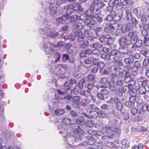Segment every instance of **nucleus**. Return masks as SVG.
<instances>
[{
	"mask_svg": "<svg viewBox=\"0 0 149 149\" xmlns=\"http://www.w3.org/2000/svg\"><path fill=\"white\" fill-rule=\"evenodd\" d=\"M148 104L146 103L143 105L142 107V110L143 112H145L147 110L148 107Z\"/></svg>",
	"mask_w": 149,
	"mask_h": 149,
	"instance_id": "nucleus-50",
	"label": "nucleus"
},
{
	"mask_svg": "<svg viewBox=\"0 0 149 149\" xmlns=\"http://www.w3.org/2000/svg\"><path fill=\"white\" fill-rule=\"evenodd\" d=\"M89 46L96 49H98L101 48L102 47V45L98 42L95 43H92V44H90Z\"/></svg>",
	"mask_w": 149,
	"mask_h": 149,
	"instance_id": "nucleus-26",
	"label": "nucleus"
},
{
	"mask_svg": "<svg viewBox=\"0 0 149 149\" xmlns=\"http://www.w3.org/2000/svg\"><path fill=\"white\" fill-rule=\"evenodd\" d=\"M42 16L43 17L45 18L43 20V24L40 27V33L42 34H45L48 32L50 29L51 26L49 23L48 22V19L47 18L48 17V15L44 13L42 14Z\"/></svg>",
	"mask_w": 149,
	"mask_h": 149,
	"instance_id": "nucleus-2",
	"label": "nucleus"
},
{
	"mask_svg": "<svg viewBox=\"0 0 149 149\" xmlns=\"http://www.w3.org/2000/svg\"><path fill=\"white\" fill-rule=\"evenodd\" d=\"M127 40V38H126L124 37H122L119 38L118 39V41L120 46H126V44Z\"/></svg>",
	"mask_w": 149,
	"mask_h": 149,
	"instance_id": "nucleus-21",
	"label": "nucleus"
},
{
	"mask_svg": "<svg viewBox=\"0 0 149 149\" xmlns=\"http://www.w3.org/2000/svg\"><path fill=\"white\" fill-rule=\"evenodd\" d=\"M124 62L126 65H130L133 63V60L130 58H125L123 60Z\"/></svg>",
	"mask_w": 149,
	"mask_h": 149,
	"instance_id": "nucleus-35",
	"label": "nucleus"
},
{
	"mask_svg": "<svg viewBox=\"0 0 149 149\" xmlns=\"http://www.w3.org/2000/svg\"><path fill=\"white\" fill-rule=\"evenodd\" d=\"M135 42H136L134 43L131 45V50L133 49H135L141 47L142 43V41L141 40L138 39Z\"/></svg>",
	"mask_w": 149,
	"mask_h": 149,
	"instance_id": "nucleus-16",
	"label": "nucleus"
},
{
	"mask_svg": "<svg viewBox=\"0 0 149 149\" xmlns=\"http://www.w3.org/2000/svg\"><path fill=\"white\" fill-rule=\"evenodd\" d=\"M73 26L74 28H77V30H80L83 28L82 24L80 22H79L75 23H74Z\"/></svg>",
	"mask_w": 149,
	"mask_h": 149,
	"instance_id": "nucleus-34",
	"label": "nucleus"
},
{
	"mask_svg": "<svg viewBox=\"0 0 149 149\" xmlns=\"http://www.w3.org/2000/svg\"><path fill=\"white\" fill-rule=\"evenodd\" d=\"M62 123L64 125H68L71 123V120L68 118H64L62 120Z\"/></svg>",
	"mask_w": 149,
	"mask_h": 149,
	"instance_id": "nucleus-36",
	"label": "nucleus"
},
{
	"mask_svg": "<svg viewBox=\"0 0 149 149\" xmlns=\"http://www.w3.org/2000/svg\"><path fill=\"white\" fill-rule=\"evenodd\" d=\"M122 75L121 78L123 79L124 82H128L130 81L131 78L130 77V74L129 72L123 70L122 72Z\"/></svg>",
	"mask_w": 149,
	"mask_h": 149,
	"instance_id": "nucleus-7",
	"label": "nucleus"
},
{
	"mask_svg": "<svg viewBox=\"0 0 149 149\" xmlns=\"http://www.w3.org/2000/svg\"><path fill=\"white\" fill-rule=\"evenodd\" d=\"M65 112L63 109H57L54 112V114L56 115L60 116L63 114Z\"/></svg>",
	"mask_w": 149,
	"mask_h": 149,
	"instance_id": "nucleus-33",
	"label": "nucleus"
},
{
	"mask_svg": "<svg viewBox=\"0 0 149 149\" xmlns=\"http://www.w3.org/2000/svg\"><path fill=\"white\" fill-rule=\"evenodd\" d=\"M128 47L127 46L125 45L120 46L118 49L120 53L125 54L127 51Z\"/></svg>",
	"mask_w": 149,
	"mask_h": 149,
	"instance_id": "nucleus-22",
	"label": "nucleus"
},
{
	"mask_svg": "<svg viewBox=\"0 0 149 149\" xmlns=\"http://www.w3.org/2000/svg\"><path fill=\"white\" fill-rule=\"evenodd\" d=\"M86 139L87 144L89 145H93L96 141V140L91 135L87 136Z\"/></svg>",
	"mask_w": 149,
	"mask_h": 149,
	"instance_id": "nucleus-15",
	"label": "nucleus"
},
{
	"mask_svg": "<svg viewBox=\"0 0 149 149\" xmlns=\"http://www.w3.org/2000/svg\"><path fill=\"white\" fill-rule=\"evenodd\" d=\"M80 98L78 96H74L72 97L71 99V104L74 106V104L77 103L79 100Z\"/></svg>",
	"mask_w": 149,
	"mask_h": 149,
	"instance_id": "nucleus-28",
	"label": "nucleus"
},
{
	"mask_svg": "<svg viewBox=\"0 0 149 149\" xmlns=\"http://www.w3.org/2000/svg\"><path fill=\"white\" fill-rule=\"evenodd\" d=\"M87 16L85 14H82L80 16H79V18L80 20L84 22H85L86 24H88L87 23V20H89V19H87Z\"/></svg>",
	"mask_w": 149,
	"mask_h": 149,
	"instance_id": "nucleus-30",
	"label": "nucleus"
},
{
	"mask_svg": "<svg viewBox=\"0 0 149 149\" xmlns=\"http://www.w3.org/2000/svg\"><path fill=\"white\" fill-rule=\"evenodd\" d=\"M141 33L142 35L143 36L144 42L147 46H148L149 45V38H147L146 37L148 34L147 31L146 29L143 30H142Z\"/></svg>",
	"mask_w": 149,
	"mask_h": 149,
	"instance_id": "nucleus-11",
	"label": "nucleus"
},
{
	"mask_svg": "<svg viewBox=\"0 0 149 149\" xmlns=\"http://www.w3.org/2000/svg\"><path fill=\"white\" fill-rule=\"evenodd\" d=\"M124 83V81L121 77L115 82L116 86H120L123 84Z\"/></svg>",
	"mask_w": 149,
	"mask_h": 149,
	"instance_id": "nucleus-41",
	"label": "nucleus"
},
{
	"mask_svg": "<svg viewBox=\"0 0 149 149\" xmlns=\"http://www.w3.org/2000/svg\"><path fill=\"white\" fill-rule=\"evenodd\" d=\"M97 66L100 69H102L104 67L105 64L103 62H100L98 63Z\"/></svg>",
	"mask_w": 149,
	"mask_h": 149,
	"instance_id": "nucleus-63",
	"label": "nucleus"
},
{
	"mask_svg": "<svg viewBox=\"0 0 149 149\" xmlns=\"http://www.w3.org/2000/svg\"><path fill=\"white\" fill-rule=\"evenodd\" d=\"M61 56L57 53H54V57L52 59V63H56L59 62Z\"/></svg>",
	"mask_w": 149,
	"mask_h": 149,
	"instance_id": "nucleus-18",
	"label": "nucleus"
},
{
	"mask_svg": "<svg viewBox=\"0 0 149 149\" xmlns=\"http://www.w3.org/2000/svg\"><path fill=\"white\" fill-rule=\"evenodd\" d=\"M71 22L73 24L74 23H75L79 22V16L76 15H73L70 18Z\"/></svg>",
	"mask_w": 149,
	"mask_h": 149,
	"instance_id": "nucleus-27",
	"label": "nucleus"
},
{
	"mask_svg": "<svg viewBox=\"0 0 149 149\" xmlns=\"http://www.w3.org/2000/svg\"><path fill=\"white\" fill-rule=\"evenodd\" d=\"M97 97L99 99L103 100L104 99V95L101 93H98L97 94Z\"/></svg>",
	"mask_w": 149,
	"mask_h": 149,
	"instance_id": "nucleus-62",
	"label": "nucleus"
},
{
	"mask_svg": "<svg viewBox=\"0 0 149 149\" xmlns=\"http://www.w3.org/2000/svg\"><path fill=\"white\" fill-rule=\"evenodd\" d=\"M100 54V51L99 49H96L92 51V57L93 58V56H97L98 55Z\"/></svg>",
	"mask_w": 149,
	"mask_h": 149,
	"instance_id": "nucleus-45",
	"label": "nucleus"
},
{
	"mask_svg": "<svg viewBox=\"0 0 149 149\" xmlns=\"http://www.w3.org/2000/svg\"><path fill=\"white\" fill-rule=\"evenodd\" d=\"M70 81H66L64 84L61 86V89L65 90L66 93L70 94L71 93V90L69 87L70 84Z\"/></svg>",
	"mask_w": 149,
	"mask_h": 149,
	"instance_id": "nucleus-8",
	"label": "nucleus"
},
{
	"mask_svg": "<svg viewBox=\"0 0 149 149\" xmlns=\"http://www.w3.org/2000/svg\"><path fill=\"white\" fill-rule=\"evenodd\" d=\"M103 130L106 133H108L110 131V127L106 126L103 128Z\"/></svg>",
	"mask_w": 149,
	"mask_h": 149,
	"instance_id": "nucleus-59",
	"label": "nucleus"
},
{
	"mask_svg": "<svg viewBox=\"0 0 149 149\" xmlns=\"http://www.w3.org/2000/svg\"><path fill=\"white\" fill-rule=\"evenodd\" d=\"M129 101L134 104V103L136 101V97L134 96H131L130 97Z\"/></svg>",
	"mask_w": 149,
	"mask_h": 149,
	"instance_id": "nucleus-60",
	"label": "nucleus"
},
{
	"mask_svg": "<svg viewBox=\"0 0 149 149\" xmlns=\"http://www.w3.org/2000/svg\"><path fill=\"white\" fill-rule=\"evenodd\" d=\"M100 56L102 58L105 59L110 60L111 59L110 54H109V53L102 54H101Z\"/></svg>",
	"mask_w": 149,
	"mask_h": 149,
	"instance_id": "nucleus-32",
	"label": "nucleus"
},
{
	"mask_svg": "<svg viewBox=\"0 0 149 149\" xmlns=\"http://www.w3.org/2000/svg\"><path fill=\"white\" fill-rule=\"evenodd\" d=\"M116 107L119 110L121 111L122 109L123 106L122 103L119 102H115Z\"/></svg>",
	"mask_w": 149,
	"mask_h": 149,
	"instance_id": "nucleus-44",
	"label": "nucleus"
},
{
	"mask_svg": "<svg viewBox=\"0 0 149 149\" xmlns=\"http://www.w3.org/2000/svg\"><path fill=\"white\" fill-rule=\"evenodd\" d=\"M102 139L105 141H108L110 140V139H111H111L110 137L107 136L105 135L102 136Z\"/></svg>",
	"mask_w": 149,
	"mask_h": 149,
	"instance_id": "nucleus-57",
	"label": "nucleus"
},
{
	"mask_svg": "<svg viewBox=\"0 0 149 149\" xmlns=\"http://www.w3.org/2000/svg\"><path fill=\"white\" fill-rule=\"evenodd\" d=\"M99 109L97 106L94 104H91L90 106L86 108V111L88 113V116L86 115L87 117L89 118H96V116L97 115V110H98Z\"/></svg>",
	"mask_w": 149,
	"mask_h": 149,
	"instance_id": "nucleus-3",
	"label": "nucleus"
},
{
	"mask_svg": "<svg viewBox=\"0 0 149 149\" xmlns=\"http://www.w3.org/2000/svg\"><path fill=\"white\" fill-rule=\"evenodd\" d=\"M114 29V27L111 24H109L104 29L105 32L108 33L111 32Z\"/></svg>",
	"mask_w": 149,
	"mask_h": 149,
	"instance_id": "nucleus-20",
	"label": "nucleus"
},
{
	"mask_svg": "<svg viewBox=\"0 0 149 149\" xmlns=\"http://www.w3.org/2000/svg\"><path fill=\"white\" fill-rule=\"evenodd\" d=\"M69 56L67 54H63L62 58V61L64 62H66L69 59Z\"/></svg>",
	"mask_w": 149,
	"mask_h": 149,
	"instance_id": "nucleus-43",
	"label": "nucleus"
},
{
	"mask_svg": "<svg viewBox=\"0 0 149 149\" xmlns=\"http://www.w3.org/2000/svg\"><path fill=\"white\" fill-rule=\"evenodd\" d=\"M93 59V58H88L84 60V62L86 64H89L91 63Z\"/></svg>",
	"mask_w": 149,
	"mask_h": 149,
	"instance_id": "nucleus-48",
	"label": "nucleus"
},
{
	"mask_svg": "<svg viewBox=\"0 0 149 149\" xmlns=\"http://www.w3.org/2000/svg\"><path fill=\"white\" fill-rule=\"evenodd\" d=\"M132 22L133 26H136L137 24H138L139 21L135 18H133L132 19Z\"/></svg>",
	"mask_w": 149,
	"mask_h": 149,
	"instance_id": "nucleus-56",
	"label": "nucleus"
},
{
	"mask_svg": "<svg viewBox=\"0 0 149 149\" xmlns=\"http://www.w3.org/2000/svg\"><path fill=\"white\" fill-rule=\"evenodd\" d=\"M138 91L139 93L140 94L143 95L145 94L146 89L144 86H140L138 89Z\"/></svg>",
	"mask_w": 149,
	"mask_h": 149,
	"instance_id": "nucleus-37",
	"label": "nucleus"
},
{
	"mask_svg": "<svg viewBox=\"0 0 149 149\" xmlns=\"http://www.w3.org/2000/svg\"><path fill=\"white\" fill-rule=\"evenodd\" d=\"M84 82V81L83 80H81L79 81L78 87L79 89H81L82 88Z\"/></svg>",
	"mask_w": 149,
	"mask_h": 149,
	"instance_id": "nucleus-55",
	"label": "nucleus"
},
{
	"mask_svg": "<svg viewBox=\"0 0 149 149\" xmlns=\"http://www.w3.org/2000/svg\"><path fill=\"white\" fill-rule=\"evenodd\" d=\"M61 17L63 21H66L68 18V15H64Z\"/></svg>",
	"mask_w": 149,
	"mask_h": 149,
	"instance_id": "nucleus-64",
	"label": "nucleus"
},
{
	"mask_svg": "<svg viewBox=\"0 0 149 149\" xmlns=\"http://www.w3.org/2000/svg\"><path fill=\"white\" fill-rule=\"evenodd\" d=\"M79 92V89L78 88H75L73 89L72 91H71V93L75 95H77Z\"/></svg>",
	"mask_w": 149,
	"mask_h": 149,
	"instance_id": "nucleus-54",
	"label": "nucleus"
},
{
	"mask_svg": "<svg viewBox=\"0 0 149 149\" xmlns=\"http://www.w3.org/2000/svg\"><path fill=\"white\" fill-rule=\"evenodd\" d=\"M83 133V131L79 128H77L72 133L69 132L67 133L65 136H63L66 147L68 148V147L71 145V143L81 142L82 139L81 135Z\"/></svg>",
	"mask_w": 149,
	"mask_h": 149,
	"instance_id": "nucleus-1",
	"label": "nucleus"
},
{
	"mask_svg": "<svg viewBox=\"0 0 149 149\" xmlns=\"http://www.w3.org/2000/svg\"><path fill=\"white\" fill-rule=\"evenodd\" d=\"M131 112L132 115H135L137 113V110L135 108H133L131 109Z\"/></svg>",
	"mask_w": 149,
	"mask_h": 149,
	"instance_id": "nucleus-58",
	"label": "nucleus"
},
{
	"mask_svg": "<svg viewBox=\"0 0 149 149\" xmlns=\"http://www.w3.org/2000/svg\"><path fill=\"white\" fill-rule=\"evenodd\" d=\"M59 35V33L57 32H52L49 33V36L51 38H54L57 37Z\"/></svg>",
	"mask_w": 149,
	"mask_h": 149,
	"instance_id": "nucleus-40",
	"label": "nucleus"
},
{
	"mask_svg": "<svg viewBox=\"0 0 149 149\" xmlns=\"http://www.w3.org/2000/svg\"><path fill=\"white\" fill-rule=\"evenodd\" d=\"M84 34L85 37L88 38L89 40L91 41H93V40L94 38L91 36L92 34L90 31L85 30L84 32Z\"/></svg>",
	"mask_w": 149,
	"mask_h": 149,
	"instance_id": "nucleus-19",
	"label": "nucleus"
},
{
	"mask_svg": "<svg viewBox=\"0 0 149 149\" xmlns=\"http://www.w3.org/2000/svg\"><path fill=\"white\" fill-rule=\"evenodd\" d=\"M106 144L107 146L109 148L114 147L115 146V144L110 140L107 141Z\"/></svg>",
	"mask_w": 149,
	"mask_h": 149,
	"instance_id": "nucleus-38",
	"label": "nucleus"
},
{
	"mask_svg": "<svg viewBox=\"0 0 149 149\" xmlns=\"http://www.w3.org/2000/svg\"><path fill=\"white\" fill-rule=\"evenodd\" d=\"M77 9H75V7L73 8L72 6V5H68V6H65L64 8L66 10V13L67 14H70L72 12H73L74 10L76 11L77 10L79 9L78 7H77Z\"/></svg>",
	"mask_w": 149,
	"mask_h": 149,
	"instance_id": "nucleus-12",
	"label": "nucleus"
},
{
	"mask_svg": "<svg viewBox=\"0 0 149 149\" xmlns=\"http://www.w3.org/2000/svg\"><path fill=\"white\" fill-rule=\"evenodd\" d=\"M80 94L85 97H88L91 95V92L88 90H86L83 92H81Z\"/></svg>",
	"mask_w": 149,
	"mask_h": 149,
	"instance_id": "nucleus-39",
	"label": "nucleus"
},
{
	"mask_svg": "<svg viewBox=\"0 0 149 149\" xmlns=\"http://www.w3.org/2000/svg\"><path fill=\"white\" fill-rule=\"evenodd\" d=\"M100 92L104 95H107L108 93V91L105 88L102 89L101 90Z\"/></svg>",
	"mask_w": 149,
	"mask_h": 149,
	"instance_id": "nucleus-61",
	"label": "nucleus"
},
{
	"mask_svg": "<svg viewBox=\"0 0 149 149\" xmlns=\"http://www.w3.org/2000/svg\"><path fill=\"white\" fill-rule=\"evenodd\" d=\"M84 120V118L83 117L81 116L79 117L76 120V123L73 124V125L75 126H77L79 128V126L78 124L83 122Z\"/></svg>",
	"mask_w": 149,
	"mask_h": 149,
	"instance_id": "nucleus-25",
	"label": "nucleus"
},
{
	"mask_svg": "<svg viewBox=\"0 0 149 149\" xmlns=\"http://www.w3.org/2000/svg\"><path fill=\"white\" fill-rule=\"evenodd\" d=\"M141 66V63L138 61H135L134 63V66L136 67V69L140 67Z\"/></svg>",
	"mask_w": 149,
	"mask_h": 149,
	"instance_id": "nucleus-52",
	"label": "nucleus"
},
{
	"mask_svg": "<svg viewBox=\"0 0 149 149\" xmlns=\"http://www.w3.org/2000/svg\"><path fill=\"white\" fill-rule=\"evenodd\" d=\"M111 75V81L115 82L122 77V73H119V74L118 73H112Z\"/></svg>",
	"mask_w": 149,
	"mask_h": 149,
	"instance_id": "nucleus-14",
	"label": "nucleus"
},
{
	"mask_svg": "<svg viewBox=\"0 0 149 149\" xmlns=\"http://www.w3.org/2000/svg\"><path fill=\"white\" fill-rule=\"evenodd\" d=\"M94 10L93 9H88L85 11V14L87 16L88 18H89V19H91V16H94L93 15Z\"/></svg>",
	"mask_w": 149,
	"mask_h": 149,
	"instance_id": "nucleus-23",
	"label": "nucleus"
},
{
	"mask_svg": "<svg viewBox=\"0 0 149 149\" xmlns=\"http://www.w3.org/2000/svg\"><path fill=\"white\" fill-rule=\"evenodd\" d=\"M124 32V31L121 29H118L116 31L115 35L117 36H120L122 35Z\"/></svg>",
	"mask_w": 149,
	"mask_h": 149,
	"instance_id": "nucleus-42",
	"label": "nucleus"
},
{
	"mask_svg": "<svg viewBox=\"0 0 149 149\" xmlns=\"http://www.w3.org/2000/svg\"><path fill=\"white\" fill-rule=\"evenodd\" d=\"M139 81L142 85L141 86L144 87L148 85V81L145 78L140 77L139 79Z\"/></svg>",
	"mask_w": 149,
	"mask_h": 149,
	"instance_id": "nucleus-29",
	"label": "nucleus"
},
{
	"mask_svg": "<svg viewBox=\"0 0 149 149\" xmlns=\"http://www.w3.org/2000/svg\"><path fill=\"white\" fill-rule=\"evenodd\" d=\"M113 61L114 63L116 64L119 65L121 66H123V64L122 61V58L120 56V54L114 56L113 58Z\"/></svg>",
	"mask_w": 149,
	"mask_h": 149,
	"instance_id": "nucleus-9",
	"label": "nucleus"
},
{
	"mask_svg": "<svg viewBox=\"0 0 149 149\" xmlns=\"http://www.w3.org/2000/svg\"><path fill=\"white\" fill-rule=\"evenodd\" d=\"M97 114L98 115L96 116V118L98 116L102 118H107L108 117L107 115L102 111H100L98 112H97Z\"/></svg>",
	"mask_w": 149,
	"mask_h": 149,
	"instance_id": "nucleus-24",
	"label": "nucleus"
},
{
	"mask_svg": "<svg viewBox=\"0 0 149 149\" xmlns=\"http://www.w3.org/2000/svg\"><path fill=\"white\" fill-rule=\"evenodd\" d=\"M128 36L130 40L133 41H136L138 39V36L135 32H130L128 33Z\"/></svg>",
	"mask_w": 149,
	"mask_h": 149,
	"instance_id": "nucleus-13",
	"label": "nucleus"
},
{
	"mask_svg": "<svg viewBox=\"0 0 149 149\" xmlns=\"http://www.w3.org/2000/svg\"><path fill=\"white\" fill-rule=\"evenodd\" d=\"M75 37H77V40L79 42L82 41L84 38L82 31L80 30H76L74 31Z\"/></svg>",
	"mask_w": 149,
	"mask_h": 149,
	"instance_id": "nucleus-10",
	"label": "nucleus"
},
{
	"mask_svg": "<svg viewBox=\"0 0 149 149\" xmlns=\"http://www.w3.org/2000/svg\"><path fill=\"white\" fill-rule=\"evenodd\" d=\"M123 92L125 93H127L129 92V87L127 85H125L122 87Z\"/></svg>",
	"mask_w": 149,
	"mask_h": 149,
	"instance_id": "nucleus-51",
	"label": "nucleus"
},
{
	"mask_svg": "<svg viewBox=\"0 0 149 149\" xmlns=\"http://www.w3.org/2000/svg\"><path fill=\"white\" fill-rule=\"evenodd\" d=\"M110 3L111 4L112 6H116V7H117V6H119L120 7V8H122V6L119 3L118 0H111Z\"/></svg>",
	"mask_w": 149,
	"mask_h": 149,
	"instance_id": "nucleus-31",
	"label": "nucleus"
},
{
	"mask_svg": "<svg viewBox=\"0 0 149 149\" xmlns=\"http://www.w3.org/2000/svg\"><path fill=\"white\" fill-rule=\"evenodd\" d=\"M87 21L88 24L94 25L100 24L102 22V18L99 16L95 17L94 16H91V19L87 20Z\"/></svg>",
	"mask_w": 149,
	"mask_h": 149,
	"instance_id": "nucleus-4",
	"label": "nucleus"
},
{
	"mask_svg": "<svg viewBox=\"0 0 149 149\" xmlns=\"http://www.w3.org/2000/svg\"><path fill=\"white\" fill-rule=\"evenodd\" d=\"M107 87L111 91H114L116 88L115 82L111 81L108 82Z\"/></svg>",
	"mask_w": 149,
	"mask_h": 149,
	"instance_id": "nucleus-17",
	"label": "nucleus"
},
{
	"mask_svg": "<svg viewBox=\"0 0 149 149\" xmlns=\"http://www.w3.org/2000/svg\"><path fill=\"white\" fill-rule=\"evenodd\" d=\"M125 106L127 107H129L130 108L132 106H133L134 105V104L132 103V102L129 101H127L125 103Z\"/></svg>",
	"mask_w": 149,
	"mask_h": 149,
	"instance_id": "nucleus-47",
	"label": "nucleus"
},
{
	"mask_svg": "<svg viewBox=\"0 0 149 149\" xmlns=\"http://www.w3.org/2000/svg\"><path fill=\"white\" fill-rule=\"evenodd\" d=\"M143 146L141 143L139 144L137 146H134L133 147L134 149H143Z\"/></svg>",
	"mask_w": 149,
	"mask_h": 149,
	"instance_id": "nucleus-49",
	"label": "nucleus"
},
{
	"mask_svg": "<svg viewBox=\"0 0 149 149\" xmlns=\"http://www.w3.org/2000/svg\"><path fill=\"white\" fill-rule=\"evenodd\" d=\"M109 70L112 73H122V71L120 67V65L114 64L112 65L109 68Z\"/></svg>",
	"mask_w": 149,
	"mask_h": 149,
	"instance_id": "nucleus-6",
	"label": "nucleus"
},
{
	"mask_svg": "<svg viewBox=\"0 0 149 149\" xmlns=\"http://www.w3.org/2000/svg\"><path fill=\"white\" fill-rule=\"evenodd\" d=\"M147 17L144 15H143L141 17V21L142 24L146 23L147 21Z\"/></svg>",
	"mask_w": 149,
	"mask_h": 149,
	"instance_id": "nucleus-53",
	"label": "nucleus"
},
{
	"mask_svg": "<svg viewBox=\"0 0 149 149\" xmlns=\"http://www.w3.org/2000/svg\"><path fill=\"white\" fill-rule=\"evenodd\" d=\"M99 40L101 42H104L108 45L112 44L114 41V39L111 37L109 34L103 35L100 38Z\"/></svg>",
	"mask_w": 149,
	"mask_h": 149,
	"instance_id": "nucleus-5",
	"label": "nucleus"
},
{
	"mask_svg": "<svg viewBox=\"0 0 149 149\" xmlns=\"http://www.w3.org/2000/svg\"><path fill=\"white\" fill-rule=\"evenodd\" d=\"M89 42L87 41H84L80 45V47L83 48H85L87 47L88 45H89Z\"/></svg>",
	"mask_w": 149,
	"mask_h": 149,
	"instance_id": "nucleus-46",
	"label": "nucleus"
}]
</instances>
